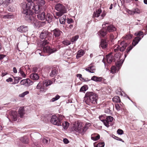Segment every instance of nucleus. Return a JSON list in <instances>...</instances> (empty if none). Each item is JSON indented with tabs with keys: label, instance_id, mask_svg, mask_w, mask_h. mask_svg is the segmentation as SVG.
<instances>
[{
	"label": "nucleus",
	"instance_id": "1",
	"mask_svg": "<svg viewBox=\"0 0 147 147\" xmlns=\"http://www.w3.org/2000/svg\"><path fill=\"white\" fill-rule=\"evenodd\" d=\"M97 98L96 94L93 92H88L85 94L84 100L87 104L90 105L91 103L96 104Z\"/></svg>",
	"mask_w": 147,
	"mask_h": 147
},
{
	"label": "nucleus",
	"instance_id": "2",
	"mask_svg": "<svg viewBox=\"0 0 147 147\" xmlns=\"http://www.w3.org/2000/svg\"><path fill=\"white\" fill-rule=\"evenodd\" d=\"M28 2L27 4L24 3L22 5L23 14H26L28 13L29 14L32 12L33 7H34L35 5L33 2L34 0H27Z\"/></svg>",
	"mask_w": 147,
	"mask_h": 147
},
{
	"label": "nucleus",
	"instance_id": "3",
	"mask_svg": "<svg viewBox=\"0 0 147 147\" xmlns=\"http://www.w3.org/2000/svg\"><path fill=\"white\" fill-rule=\"evenodd\" d=\"M46 7L45 6L44 7V10L42 8L39 7V6L38 5H36L34 7H33L32 12V14L34 13H35L38 14L37 15L38 18L41 20H44L46 18L45 13L44 12V10L46 9Z\"/></svg>",
	"mask_w": 147,
	"mask_h": 147
},
{
	"label": "nucleus",
	"instance_id": "4",
	"mask_svg": "<svg viewBox=\"0 0 147 147\" xmlns=\"http://www.w3.org/2000/svg\"><path fill=\"white\" fill-rule=\"evenodd\" d=\"M52 83V81L49 80H44L42 83L40 82L37 84L36 88L39 89L40 93H44L47 90L46 87L51 85Z\"/></svg>",
	"mask_w": 147,
	"mask_h": 147
},
{
	"label": "nucleus",
	"instance_id": "5",
	"mask_svg": "<svg viewBox=\"0 0 147 147\" xmlns=\"http://www.w3.org/2000/svg\"><path fill=\"white\" fill-rule=\"evenodd\" d=\"M25 19L29 22L33 24V25L35 28L39 27L40 26V22L35 18L32 13L29 14L27 13L24 14Z\"/></svg>",
	"mask_w": 147,
	"mask_h": 147
},
{
	"label": "nucleus",
	"instance_id": "6",
	"mask_svg": "<svg viewBox=\"0 0 147 147\" xmlns=\"http://www.w3.org/2000/svg\"><path fill=\"white\" fill-rule=\"evenodd\" d=\"M55 8L57 11L56 12L55 14L58 17L61 16L67 12V9L65 7L61 4H58L56 5Z\"/></svg>",
	"mask_w": 147,
	"mask_h": 147
},
{
	"label": "nucleus",
	"instance_id": "7",
	"mask_svg": "<svg viewBox=\"0 0 147 147\" xmlns=\"http://www.w3.org/2000/svg\"><path fill=\"white\" fill-rule=\"evenodd\" d=\"M47 39H45L42 41V47L43 48V51L44 52L47 53H53L57 51L56 48H53V49L47 46L46 45L49 42Z\"/></svg>",
	"mask_w": 147,
	"mask_h": 147
},
{
	"label": "nucleus",
	"instance_id": "8",
	"mask_svg": "<svg viewBox=\"0 0 147 147\" xmlns=\"http://www.w3.org/2000/svg\"><path fill=\"white\" fill-rule=\"evenodd\" d=\"M63 118V117L61 115L58 116L56 115H53L51 117L50 121L54 125L61 126V121Z\"/></svg>",
	"mask_w": 147,
	"mask_h": 147
},
{
	"label": "nucleus",
	"instance_id": "9",
	"mask_svg": "<svg viewBox=\"0 0 147 147\" xmlns=\"http://www.w3.org/2000/svg\"><path fill=\"white\" fill-rule=\"evenodd\" d=\"M102 10L100 9H99L96 10L94 11L93 14V17L95 20H97L98 21L101 20L106 15V12L105 11H103L101 13Z\"/></svg>",
	"mask_w": 147,
	"mask_h": 147
},
{
	"label": "nucleus",
	"instance_id": "10",
	"mask_svg": "<svg viewBox=\"0 0 147 147\" xmlns=\"http://www.w3.org/2000/svg\"><path fill=\"white\" fill-rule=\"evenodd\" d=\"M73 129L76 132L82 134V133L84 132L82 129V123L77 121L74 122L72 126Z\"/></svg>",
	"mask_w": 147,
	"mask_h": 147
},
{
	"label": "nucleus",
	"instance_id": "11",
	"mask_svg": "<svg viewBox=\"0 0 147 147\" xmlns=\"http://www.w3.org/2000/svg\"><path fill=\"white\" fill-rule=\"evenodd\" d=\"M103 27H105L106 28L107 30L109 32H113L116 30V28L113 25L110 24L109 22H104L102 24Z\"/></svg>",
	"mask_w": 147,
	"mask_h": 147
},
{
	"label": "nucleus",
	"instance_id": "12",
	"mask_svg": "<svg viewBox=\"0 0 147 147\" xmlns=\"http://www.w3.org/2000/svg\"><path fill=\"white\" fill-rule=\"evenodd\" d=\"M51 34L48 31L43 30L40 33V37L41 39H47L49 40L51 39L50 36Z\"/></svg>",
	"mask_w": 147,
	"mask_h": 147
},
{
	"label": "nucleus",
	"instance_id": "13",
	"mask_svg": "<svg viewBox=\"0 0 147 147\" xmlns=\"http://www.w3.org/2000/svg\"><path fill=\"white\" fill-rule=\"evenodd\" d=\"M102 117H100V119L103 123L104 125L107 127H108L109 125V124L113 120V117L111 116H107L106 119H102Z\"/></svg>",
	"mask_w": 147,
	"mask_h": 147
},
{
	"label": "nucleus",
	"instance_id": "14",
	"mask_svg": "<svg viewBox=\"0 0 147 147\" xmlns=\"http://www.w3.org/2000/svg\"><path fill=\"white\" fill-rule=\"evenodd\" d=\"M53 33V37L54 38L59 39L62 34V32L58 28H56L52 31Z\"/></svg>",
	"mask_w": 147,
	"mask_h": 147
},
{
	"label": "nucleus",
	"instance_id": "15",
	"mask_svg": "<svg viewBox=\"0 0 147 147\" xmlns=\"http://www.w3.org/2000/svg\"><path fill=\"white\" fill-rule=\"evenodd\" d=\"M105 60L108 63L110 64L112 62L114 61L113 57L111 54H110L106 55L105 59L104 58L102 60V61L105 64Z\"/></svg>",
	"mask_w": 147,
	"mask_h": 147
},
{
	"label": "nucleus",
	"instance_id": "16",
	"mask_svg": "<svg viewBox=\"0 0 147 147\" xmlns=\"http://www.w3.org/2000/svg\"><path fill=\"white\" fill-rule=\"evenodd\" d=\"M128 46V44L125 41H123L121 42L119 45L120 46L119 51L121 52L123 51Z\"/></svg>",
	"mask_w": 147,
	"mask_h": 147
},
{
	"label": "nucleus",
	"instance_id": "17",
	"mask_svg": "<svg viewBox=\"0 0 147 147\" xmlns=\"http://www.w3.org/2000/svg\"><path fill=\"white\" fill-rule=\"evenodd\" d=\"M28 30L27 26H22L17 28V30L21 33L26 32Z\"/></svg>",
	"mask_w": 147,
	"mask_h": 147
},
{
	"label": "nucleus",
	"instance_id": "18",
	"mask_svg": "<svg viewBox=\"0 0 147 147\" xmlns=\"http://www.w3.org/2000/svg\"><path fill=\"white\" fill-rule=\"evenodd\" d=\"M144 36L143 35L141 38L140 36H137L133 40L132 45L134 47L135 46L137 45L141 39L143 38Z\"/></svg>",
	"mask_w": 147,
	"mask_h": 147
},
{
	"label": "nucleus",
	"instance_id": "19",
	"mask_svg": "<svg viewBox=\"0 0 147 147\" xmlns=\"http://www.w3.org/2000/svg\"><path fill=\"white\" fill-rule=\"evenodd\" d=\"M107 31L105 27H103L98 32V34L100 36L104 37L107 34Z\"/></svg>",
	"mask_w": 147,
	"mask_h": 147
},
{
	"label": "nucleus",
	"instance_id": "20",
	"mask_svg": "<svg viewBox=\"0 0 147 147\" xmlns=\"http://www.w3.org/2000/svg\"><path fill=\"white\" fill-rule=\"evenodd\" d=\"M30 77L32 80L36 81L38 79L39 76L37 74L32 73L30 75Z\"/></svg>",
	"mask_w": 147,
	"mask_h": 147
},
{
	"label": "nucleus",
	"instance_id": "21",
	"mask_svg": "<svg viewBox=\"0 0 147 147\" xmlns=\"http://www.w3.org/2000/svg\"><path fill=\"white\" fill-rule=\"evenodd\" d=\"M53 16L52 14L50 13H47L45 19L49 23H50L52 21Z\"/></svg>",
	"mask_w": 147,
	"mask_h": 147
},
{
	"label": "nucleus",
	"instance_id": "22",
	"mask_svg": "<svg viewBox=\"0 0 147 147\" xmlns=\"http://www.w3.org/2000/svg\"><path fill=\"white\" fill-rule=\"evenodd\" d=\"M107 46V44L105 40H102L101 41L100 44V47H101L102 49H105L106 48Z\"/></svg>",
	"mask_w": 147,
	"mask_h": 147
},
{
	"label": "nucleus",
	"instance_id": "23",
	"mask_svg": "<svg viewBox=\"0 0 147 147\" xmlns=\"http://www.w3.org/2000/svg\"><path fill=\"white\" fill-rule=\"evenodd\" d=\"M25 69V67H21L19 69L18 73L20 74V76L23 78H25L26 76V75L24 73V70Z\"/></svg>",
	"mask_w": 147,
	"mask_h": 147
},
{
	"label": "nucleus",
	"instance_id": "24",
	"mask_svg": "<svg viewBox=\"0 0 147 147\" xmlns=\"http://www.w3.org/2000/svg\"><path fill=\"white\" fill-rule=\"evenodd\" d=\"M11 114V118H12L13 120L14 121H16L17 120V113L16 111H11L10 113V114Z\"/></svg>",
	"mask_w": 147,
	"mask_h": 147
},
{
	"label": "nucleus",
	"instance_id": "25",
	"mask_svg": "<svg viewBox=\"0 0 147 147\" xmlns=\"http://www.w3.org/2000/svg\"><path fill=\"white\" fill-rule=\"evenodd\" d=\"M85 52L84 50L81 49L78 51L76 55V58L79 59L84 54Z\"/></svg>",
	"mask_w": 147,
	"mask_h": 147
},
{
	"label": "nucleus",
	"instance_id": "26",
	"mask_svg": "<svg viewBox=\"0 0 147 147\" xmlns=\"http://www.w3.org/2000/svg\"><path fill=\"white\" fill-rule=\"evenodd\" d=\"M85 70L90 73H94L95 71V67L94 66H90L89 67L86 68Z\"/></svg>",
	"mask_w": 147,
	"mask_h": 147
},
{
	"label": "nucleus",
	"instance_id": "27",
	"mask_svg": "<svg viewBox=\"0 0 147 147\" xmlns=\"http://www.w3.org/2000/svg\"><path fill=\"white\" fill-rule=\"evenodd\" d=\"M102 78L100 77H97L95 76H92L91 80L96 82H100L102 80Z\"/></svg>",
	"mask_w": 147,
	"mask_h": 147
},
{
	"label": "nucleus",
	"instance_id": "28",
	"mask_svg": "<svg viewBox=\"0 0 147 147\" xmlns=\"http://www.w3.org/2000/svg\"><path fill=\"white\" fill-rule=\"evenodd\" d=\"M57 71L56 69H53L50 74V76L51 77H54L57 74Z\"/></svg>",
	"mask_w": 147,
	"mask_h": 147
},
{
	"label": "nucleus",
	"instance_id": "29",
	"mask_svg": "<svg viewBox=\"0 0 147 147\" xmlns=\"http://www.w3.org/2000/svg\"><path fill=\"white\" fill-rule=\"evenodd\" d=\"M133 47V46H132L131 45H130L127 47L125 51V58L127 57V55L129 52L132 49Z\"/></svg>",
	"mask_w": 147,
	"mask_h": 147
},
{
	"label": "nucleus",
	"instance_id": "30",
	"mask_svg": "<svg viewBox=\"0 0 147 147\" xmlns=\"http://www.w3.org/2000/svg\"><path fill=\"white\" fill-rule=\"evenodd\" d=\"M66 19V16L65 15H63L61 17L59 18V21L61 24H64L65 23Z\"/></svg>",
	"mask_w": 147,
	"mask_h": 147
},
{
	"label": "nucleus",
	"instance_id": "31",
	"mask_svg": "<svg viewBox=\"0 0 147 147\" xmlns=\"http://www.w3.org/2000/svg\"><path fill=\"white\" fill-rule=\"evenodd\" d=\"M90 125L91 124L90 123H86L84 127H82V129L83 130V131H84L83 132L82 134H84L85 133L88 127H90Z\"/></svg>",
	"mask_w": 147,
	"mask_h": 147
},
{
	"label": "nucleus",
	"instance_id": "32",
	"mask_svg": "<svg viewBox=\"0 0 147 147\" xmlns=\"http://www.w3.org/2000/svg\"><path fill=\"white\" fill-rule=\"evenodd\" d=\"M24 109L23 107H21L19 109L18 113L20 115V116L21 117H22L23 116L24 114Z\"/></svg>",
	"mask_w": 147,
	"mask_h": 147
},
{
	"label": "nucleus",
	"instance_id": "33",
	"mask_svg": "<svg viewBox=\"0 0 147 147\" xmlns=\"http://www.w3.org/2000/svg\"><path fill=\"white\" fill-rule=\"evenodd\" d=\"M20 140L24 143L27 144L28 143V139L26 137H24L20 138Z\"/></svg>",
	"mask_w": 147,
	"mask_h": 147
},
{
	"label": "nucleus",
	"instance_id": "34",
	"mask_svg": "<svg viewBox=\"0 0 147 147\" xmlns=\"http://www.w3.org/2000/svg\"><path fill=\"white\" fill-rule=\"evenodd\" d=\"M113 101L115 102L118 103L120 102V100L119 96H115L112 99Z\"/></svg>",
	"mask_w": 147,
	"mask_h": 147
},
{
	"label": "nucleus",
	"instance_id": "35",
	"mask_svg": "<svg viewBox=\"0 0 147 147\" xmlns=\"http://www.w3.org/2000/svg\"><path fill=\"white\" fill-rule=\"evenodd\" d=\"M104 146L105 143L103 142L98 143L96 146L95 144H94V147H104Z\"/></svg>",
	"mask_w": 147,
	"mask_h": 147
},
{
	"label": "nucleus",
	"instance_id": "36",
	"mask_svg": "<svg viewBox=\"0 0 147 147\" xmlns=\"http://www.w3.org/2000/svg\"><path fill=\"white\" fill-rule=\"evenodd\" d=\"M62 125L64 129H66L68 127L69 124L68 122L67 121H64L62 123Z\"/></svg>",
	"mask_w": 147,
	"mask_h": 147
},
{
	"label": "nucleus",
	"instance_id": "37",
	"mask_svg": "<svg viewBox=\"0 0 147 147\" xmlns=\"http://www.w3.org/2000/svg\"><path fill=\"white\" fill-rule=\"evenodd\" d=\"M100 138V136L99 135H97L96 136H94L93 135H92L91 136V139L92 140L94 141H96L98 140Z\"/></svg>",
	"mask_w": 147,
	"mask_h": 147
},
{
	"label": "nucleus",
	"instance_id": "38",
	"mask_svg": "<svg viewBox=\"0 0 147 147\" xmlns=\"http://www.w3.org/2000/svg\"><path fill=\"white\" fill-rule=\"evenodd\" d=\"M117 68L115 66H113L111 68V72L112 74H114L117 71Z\"/></svg>",
	"mask_w": 147,
	"mask_h": 147
},
{
	"label": "nucleus",
	"instance_id": "39",
	"mask_svg": "<svg viewBox=\"0 0 147 147\" xmlns=\"http://www.w3.org/2000/svg\"><path fill=\"white\" fill-rule=\"evenodd\" d=\"M45 3V1L44 0H38V5L39 6V7L42 8V6H43Z\"/></svg>",
	"mask_w": 147,
	"mask_h": 147
},
{
	"label": "nucleus",
	"instance_id": "40",
	"mask_svg": "<svg viewBox=\"0 0 147 147\" xmlns=\"http://www.w3.org/2000/svg\"><path fill=\"white\" fill-rule=\"evenodd\" d=\"M88 89V86L87 85H84L81 87L80 91V92H84L86 91Z\"/></svg>",
	"mask_w": 147,
	"mask_h": 147
},
{
	"label": "nucleus",
	"instance_id": "41",
	"mask_svg": "<svg viewBox=\"0 0 147 147\" xmlns=\"http://www.w3.org/2000/svg\"><path fill=\"white\" fill-rule=\"evenodd\" d=\"M42 142L44 144H47L49 142V139L48 138H44L42 140Z\"/></svg>",
	"mask_w": 147,
	"mask_h": 147
},
{
	"label": "nucleus",
	"instance_id": "42",
	"mask_svg": "<svg viewBox=\"0 0 147 147\" xmlns=\"http://www.w3.org/2000/svg\"><path fill=\"white\" fill-rule=\"evenodd\" d=\"M120 56L119 53H116L114 55V57H113L114 61H118L120 58Z\"/></svg>",
	"mask_w": 147,
	"mask_h": 147
},
{
	"label": "nucleus",
	"instance_id": "43",
	"mask_svg": "<svg viewBox=\"0 0 147 147\" xmlns=\"http://www.w3.org/2000/svg\"><path fill=\"white\" fill-rule=\"evenodd\" d=\"M13 0H5L4 1V5L6 7L8 5L9 3H11L13 2Z\"/></svg>",
	"mask_w": 147,
	"mask_h": 147
},
{
	"label": "nucleus",
	"instance_id": "44",
	"mask_svg": "<svg viewBox=\"0 0 147 147\" xmlns=\"http://www.w3.org/2000/svg\"><path fill=\"white\" fill-rule=\"evenodd\" d=\"M79 38V36L78 35H76L74 37H73L71 39V41L72 42H74L77 40Z\"/></svg>",
	"mask_w": 147,
	"mask_h": 147
},
{
	"label": "nucleus",
	"instance_id": "45",
	"mask_svg": "<svg viewBox=\"0 0 147 147\" xmlns=\"http://www.w3.org/2000/svg\"><path fill=\"white\" fill-rule=\"evenodd\" d=\"M29 93V92L28 91H26L20 94L19 96L20 97H23L25 95L28 94Z\"/></svg>",
	"mask_w": 147,
	"mask_h": 147
},
{
	"label": "nucleus",
	"instance_id": "46",
	"mask_svg": "<svg viewBox=\"0 0 147 147\" xmlns=\"http://www.w3.org/2000/svg\"><path fill=\"white\" fill-rule=\"evenodd\" d=\"M60 96L59 95H57L54 98H52L50 100V101L52 102H54L57 100H58L60 98Z\"/></svg>",
	"mask_w": 147,
	"mask_h": 147
},
{
	"label": "nucleus",
	"instance_id": "47",
	"mask_svg": "<svg viewBox=\"0 0 147 147\" xmlns=\"http://www.w3.org/2000/svg\"><path fill=\"white\" fill-rule=\"evenodd\" d=\"M133 9L134 14L135 13L140 14V10L138 8L134 9Z\"/></svg>",
	"mask_w": 147,
	"mask_h": 147
},
{
	"label": "nucleus",
	"instance_id": "48",
	"mask_svg": "<svg viewBox=\"0 0 147 147\" xmlns=\"http://www.w3.org/2000/svg\"><path fill=\"white\" fill-rule=\"evenodd\" d=\"M134 34L136 36H142L143 34V32L141 31H140L138 32H136Z\"/></svg>",
	"mask_w": 147,
	"mask_h": 147
},
{
	"label": "nucleus",
	"instance_id": "49",
	"mask_svg": "<svg viewBox=\"0 0 147 147\" xmlns=\"http://www.w3.org/2000/svg\"><path fill=\"white\" fill-rule=\"evenodd\" d=\"M133 36V35L130 34H128L125 37V38L126 39H131Z\"/></svg>",
	"mask_w": 147,
	"mask_h": 147
},
{
	"label": "nucleus",
	"instance_id": "50",
	"mask_svg": "<svg viewBox=\"0 0 147 147\" xmlns=\"http://www.w3.org/2000/svg\"><path fill=\"white\" fill-rule=\"evenodd\" d=\"M120 46L119 45H116L114 47V50L115 52H117L119 51Z\"/></svg>",
	"mask_w": 147,
	"mask_h": 147
},
{
	"label": "nucleus",
	"instance_id": "51",
	"mask_svg": "<svg viewBox=\"0 0 147 147\" xmlns=\"http://www.w3.org/2000/svg\"><path fill=\"white\" fill-rule=\"evenodd\" d=\"M13 17V16L11 15L7 14L4 15L3 18L5 19H9L12 18Z\"/></svg>",
	"mask_w": 147,
	"mask_h": 147
},
{
	"label": "nucleus",
	"instance_id": "52",
	"mask_svg": "<svg viewBox=\"0 0 147 147\" xmlns=\"http://www.w3.org/2000/svg\"><path fill=\"white\" fill-rule=\"evenodd\" d=\"M117 61V62L116 63V67L118 69H120V67L121 66L122 64L119 61Z\"/></svg>",
	"mask_w": 147,
	"mask_h": 147
},
{
	"label": "nucleus",
	"instance_id": "53",
	"mask_svg": "<svg viewBox=\"0 0 147 147\" xmlns=\"http://www.w3.org/2000/svg\"><path fill=\"white\" fill-rule=\"evenodd\" d=\"M62 43L64 45H66V46H68V45H69L71 43L70 42V41H68V40H66L63 41L62 42Z\"/></svg>",
	"mask_w": 147,
	"mask_h": 147
},
{
	"label": "nucleus",
	"instance_id": "54",
	"mask_svg": "<svg viewBox=\"0 0 147 147\" xmlns=\"http://www.w3.org/2000/svg\"><path fill=\"white\" fill-rule=\"evenodd\" d=\"M27 84L28 86H29L33 84V82L30 79H27Z\"/></svg>",
	"mask_w": 147,
	"mask_h": 147
},
{
	"label": "nucleus",
	"instance_id": "55",
	"mask_svg": "<svg viewBox=\"0 0 147 147\" xmlns=\"http://www.w3.org/2000/svg\"><path fill=\"white\" fill-rule=\"evenodd\" d=\"M126 11L129 14L131 15L134 14L133 9L129 10V9H127V10Z\"/></svg>",
	"mask_w": 147,
	"mask_h": 147
},
{
	"label": "nucleus",
	"instance_id": "56",
	"mask_svg": "<svg viewBox=\"0 0 147 147\" xmlns=\"http://www.w3.org/2000/svg\"><path fill=\"white\" fill-rule=\"evenodd\" d=\"M105 113L109 114H111L112 113L111 111L110 110L109 108L105 109Z\"/></svg>",
	"mask_w": 147,
	"mask_h": 147
},
{
	"label": "nucleus",
	"instance_id": "57",
	"mask_svg": "<svg viewBox=\"0 0 147 147\" xmlns=\"http://www.w3.org/2000/svg\"><path fill=\"white\" fill-rule=\"evenodd\" d=\"M67 22L68 24H70L74 22L73 20L71 18H67L66 19Z\"/></svg>",
	"mask_w": 147,
	"mask_h": 147
},
{
	"label": "nucleus",
	"instance_id": "58",
	"mask_svg": "<svg viewBox=\"0 0 147 147\" xmlns=\"http://www.w3.org/2000/svg\"><path fill=\"white\" fill-rule=\"evenodd\" d=\"M117 133L119 135H122L123 134V131L121 129H118L117 131Z\"/></svg>",
	"mask_w": 147,
	"mask_h": 147
},
{
	"label": "nucleus",
	"instance_id": "59",
	"mask_svg": "<svg viewBox=\"0 0 147 147\" xmlns=\"http://www.w3.org/2000/svg\"><path fill=\"white\" fill-rule=\"evenodd\" d=\"M27 79H23L21 81L20 83L22 84H24L27 83Z\"/></svg>",
	"mask_w": 147,
	"mask_h": 147
},
{
	"label": "nucleus",
	"instance_id": "60",
	"mask_svg": "<svg viewBox=\"0 0 147 147\" xmlns=\"http://www.w3.org/2000/svg\"><path fill=\"white\" fill-rule=\"evenodd\" d=\"M115 107L117 110L118 111H119L121 109V107L118 104H116L115 105Z\"/></svg>",
	"mask_w": 147,
	"mask_h": 147
},
{
	"label": "nucleus",
	"instance_id": "61",
	"mask_svg": "<svg viewBox=\"0 0 147 147\" xmlns=\"http://www.w3.org/2000/svg\"><path fill=\"white\" fill-rule=\"evenodd\" d=\"M63 142L65 144H68L69 142V141L67 138L64 139L63 140Z\"/></svg>",
	"mask_w": 147,
	"mask_h": 147
},
{
	"label": "nucleus",
	"instance_id": "62",
	"mask_svg": "<svg viewBox=\"0 0 147 147\" xmlns=\"http://www.w3.org/2000/svg\"><path fill=\"white\" fill-rule=\"evenodd\" d=\"M110 37L111 41H112L114 38L113 35L112 34H110Z\"/></svg>",
	"mask_w": 147,
	"mask_h": 147
},
{
	"label": "nucleus",
	"instance_id": "63",
	"mask_svg": "<svg viewBox=\"0 0 147 147\" xmlns=\"http://www.w3.org/2000/svg\"><path fill=\"white\" fill-rule=\"evenodd\" d=\"M22 79V78L20 77H16V78L15 79L17 80V83H18L19 82L20 80Z\"/></svg>",
	"mask_w": 147,
	"mask_h": 147
},
{
	"label": "nucleus",
	"instance_id": "64",
	"mask_svg": "<svg viewBox=\"0 0 147 147\" xmlns=\"http://www.w3.org/2000/svg\"><path fill=\"white\" fill-rule=\"evenodd\" d=\"M6 81L8 82H11L13 81V79L11 78H9L7 79Z\"/></svg>",
	"mask_w": 147,
	"mask_h": 147
}]
</instances>
